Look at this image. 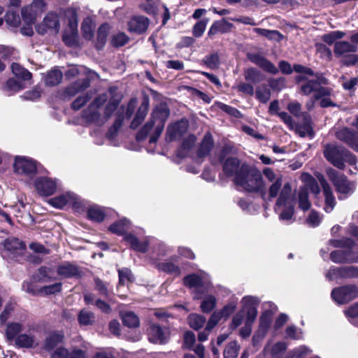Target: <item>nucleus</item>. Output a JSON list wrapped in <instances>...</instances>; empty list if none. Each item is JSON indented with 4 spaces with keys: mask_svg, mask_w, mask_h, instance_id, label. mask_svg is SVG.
<instances>
[{
    "mask_svg": "<svg viewBox=\"0 0 358 358\" xmlns=\"http://www.w3.org/2000/svg\"><path fill=\"white\" fill-rule=\"evenodd\" d=\"M58 275L63 276L66 278H70L80 275V268L69 262H64V263L58 265L57 268Z\"/></svg>",
    "mask_w": 358,
    "mask_h": 358,
    "instance_id": "5701e85b",
    "label": "nucleus"
},
{
    "mask_svg": "<svg viewBox=\"0 0 358 358\" xmlns=\"http://www.w3.org/2000/svg\"><path fill=\"white\" fill-rule=\"evenodd\" d=\"M244 77L246 80L253 83H259L264 79L262 73L254 68L246 69L244 72Z\"/></svg>",
    "mask_w": 358,
    "mask_h": 358,
    "instance_id": "49530a36",
    "label": "nucleus"
},
{
    "mask_svg": "<svg viewBox=\"0 0 358 358\" xmlns=\"http://www.w3.org/2000/svg\"><path fill=\"white\" fill-rule=\"evenodd\" d=\"M59 29V17L56 13H49L44 17L41 24L37 27V31L40 34H45L48 30H55L57 32Z\"/></svg>",
    "mask_w": 358,
    "mask_h": 358,
    "instance_id": "dca6fc26",
    "label": "nucleus"
},
{
    "mask_svg": "<svg viewBox=\"0 0 358 358\" xmlns=\"http://www.w3.org/2000/svg\"><path fill=\"white\" fill-rule=\"evenodd\" d=\"M38 192L43 196L53 194L57 189L56 183L50 178L42 177L36 180L35 182Z\"/></svg>",
    "mask_w": 358,
    "mask_h": 358,
    "instance_id": "412c9836",
    "label": "nucleus"
},
{
    "mask_svg": "<svg viewBox=\"0 0 358 358\" xmlns=\"http://www.w3.org/2000/svg\"><path fill=\"white\" fill-rule=\"evenodd\" d=\"M213 147V141L212 136L210 133H207L202 141L201 142L199 147L198 148L196 156H197V162L201 163V160L203 158L206 157L208 155L211 149Z\"/></svg>",
    "mask_w": 358,
    "mask_h": 358,
    "instance_id": "393cba45",
    "label": "nucleus"
},
{
    "mask_svg": "<svg viewBox=\"0 0 358 358\" xmlns=\"http://www.w3.org/2000/svg\"><path fill=\"white\" fill-rule=\"evenodd\" d=\"M345 36V33L341 31H334L322 36V40L329 45L336 43V41Z\"/></svg>",
    "mask_w": 358,
    "mask_h": 358,
    "instance_id": "6e6d98bb",
    "label": "nucleus"
},
{
    "mask_svg": "<svg viewBox=\"0 0 358 358\" xmlns=\"http://www.w3.org/2000/svg\"><path fill=\"white\" fill-rule=\"evenodd\" d=\"M242 303V309L238 311L232 318V321L229 327L231 329H235L238 326H240L243 322L245 315H246V309L244 308V303L243 301Z\"/></svg>",
    "mask_w": 358,
    "mask_h": 358,
    "instance_id": "052dcab7",
    "label": "nucleus"
},
{
    "mask_svg": "<svg viewBox=\"0 0 358 358\" xmlns=\"http://www.w3.org/2000/svg\"><path fill=\"white\" fill-rule=\"evenodd\" d=\"M64 333L62 331H52L46 336L43 343V349L47 352L52 351L64 343Z\"/></svg>",
    "mask_w": 358,
    "mask_h": 358,
    "instance_id": "f3484780",
    "label": "nucleus"
},
{
    "mask_svg": "<svg viewBox=\"0 0 358 358\" xmlns=\"http://www.w3.org/2000/svg\"><path fill=\"white\" fill-rule=\"evenodd\" d=\"M62 287V282H56L52 285L43 286L40 288L41 294H45L46 295L48 294H55L56 293L60 292Z\"/></svg>",
    "mask_w": 358,
    "mask_h": 358,
    "instance_id": "e2e57ef3",
    "label": "nucleus"
},
{
    "mask_svg": "<svg viewBox=\"0 0 358 358\" xmlns=\"http://www.w3.org/2000/svg\"><path fill=\"white\" fill-rule=\"evenodd\" d=\"M69 357V351L67 348L60 346L54 349L50 353V358H68Z\"/></svg>",
    "mask_w": 358,
    "mask_h": 358,
    "instance_id": "774afa93",
    "label": "nucleus"
},
{
    "mask_svg": "<svg viewBox=\"0 0 358 358\" xmlns=\"http://www.w3.org/2000/svg\"><path fill=\"white\" fill-rule=\"evenodd\" d=\"M299 208L306 211L310 209L311 203L308 199V192L306 187H300L298 193Z\"/></svg>",
    "mask_w": 358,
    "mask_h": 358,
    "instance_id": "e433bc0d",
    "label": "nucleus"
},
{
    "mask_svg": "<svg viewBox=\"0 0 358 358\" xmlns=\"http://www.w3.org/2000/svg\"><path fill=\"white\" fill-rule=\"evenodd\" d=\"M110 31V25L108 23L101 24L97 31V36L95 42V47L98 50L103 49Z\"/></svg>",
    "mask_w": 358,
    "mask_h": 358,
    "instance_id": "7c9ffc66",
    "label": "nucleus"
},
{
    "mask_svg": "<svg viewBox=\"0 0 358 358\" xmlns=\"http://www.w3.org/2000/svg\"><path fill=\"white\" fill-rule=\"evenodd\" d=\"M292 186L289 182H286L283 186L282 185L275 203V211H278L282 206H293L292 203Z\"/></svg>",
    "mask_w": 358,
    "mask_h": 358,
    "instance_id": "aec40b11",
    "label": "nucleus"
},
{
    "mask_svg": "<svg viewBox=\"0 0 358 358\" xmlns=\"http://www.w3.org/2000/svg\"><path fill=\"white\" fill-rule=\"evenodd\" d=\"M124 239L128 242L131 248L137 251L145 253L148 250V243L147 241L141 242L135 236L131 234H126Z\"/></svg>",
    "mask_w": 358,
    "mask_h": 358,
    "instance_id": "cd10ccee",
    "label": "nucleus"
},
{
    "mask_svg": "<svg viewBox=\"0 0 358 358\" xmlns=\"http://www.w3.org/2000/svg\"><path fill=\"white\" fill-rule=\"evenodd\" d=\"M148 106L149 103L148 100H144L141 103L134 120L131 122L130 127L131 129H135L141 124L148 113Z\"/></svg>",
    "mask_w": 358,
    "mask_h": 358,
    "instance_id": "c85d7f7f",
    "label": "nucleus"
},
{
    "mask_svg": "<svg viewBox=\"0 0 358 358\" xmlns=\"http://www.w3.org/2000/svg\"><path fill=\"white\" fill-rule=\"evenodd\" d=\"M155 123L153 120H150L148 121L145 125L141 128V129L137 133L136 138V141L140 142L145 140L150 131L153 129Z\"/></svg>",
    "mask_w": 358,
    "mask_h": 358,
    "instance_id": "864d4df0",
    "label": "nucleus"
},
{
    "mask_svg": "<svg viewBox=\"0 0 358 358\" xmlns=\"http://www.w3.org/2000/svg\"><path fill=\"white\" fill-rule=\"evenodd\" d=\"M91 80L87 76L85 78L79 79L66 87L63 92L64 99H71L78 92H83L87 89L90 85Z\"/></svg>",
    "mask_w": 358,
    "mask_h": 358,
    "instance_id": "2eb2a0df",
    "label": "nucleus"
},
{
    "mask_svg": "<svg viewBox=\"0 0 358 358\" xmlns=\"http://www.w3.org/2000/svg\"><path fill=\"white\" fill-rule=\"evenodd\" d=\"M22 325L19 322H10L7 325L6 336L8 341H13L17 338V335L22 331Z\"/></svg>",
    "mask_w": 358,
    "mask_h": 358,
    "instance_id": "c03bdc74",
    "label": "nucleus"
},
{
    "mask_svg": "<svg viewBox=\"0 0 358 358\" xmlns=\"http://www.w3.org/2000/svg\"><path fill=\"white\" fill-rule=\"evenodd\" d=\"M263 173L267 180L271 182L266 191L267 197H266V201H271L278 195L282 185V176L276 175L271 168H265Z\"/></svg>",
    "mask_w": 358,
    "mask_h": 358,
    "instance_id": "6e6552de",
    "label": "nucleus"
},
{
    "mask_svg": "<svg viewBox=\"0 0 358 358\" xmlns=\"http://www.w3.org/2000/svg\"><path fill=\"white\" fill-rule=\"evenodd\" d=\"M6 23L13 27H17L20 23V18L16 11L9 10L5 16Z\"/></svg>",
    "mask_w": 358,
    "mask_h": 358,
    "instance_id": "13d9d810",
    "label": "nucleus"
},
{
    "mask_svg": "<svg viewBox=\"0 0 358 358\" xmlns=\"http://www.w3.org/2000/svg\"><path fill=\"white\" fill-rule=\"evenodd\" d=\"M94 289L99 294L105 299L110 298L109 283L104 282L99 278H94Z\"/></svg>",
    "mask_w": 358,
    "mask_h": 358,
    "instance_id": "4c0bfd02",
    "label": "nucleus"
},
{
    "mask_svg": "<svg viewBox=\"0 0 358 358\" xmlns=\"http://www.w3.org/2000/svg\"><path fill=\"white\" fill-rule=\"evenodd\" d=\"M216 299L214 296L210 295L203 298L201 303V309L203 313H210L216 306Z\"/></svg>",
    "mask_w": 358,
    "mask_h": 358,
    "instance_id": "8fccbe9b",
    "label": "nucleus"
},
{
    "mask_svg": "<svg viewBox=\"0 0 358 358\" xmlns=\"http://www.w3.org/2000/svg\"><path fill=\"white\" fill-rule=\"evenodd\" d=\"M83 117L87 122L96 123L99 126H101L105 123V121L101 120V114L98 109L89 106L88 108L83 110Z\"/></svg>",
    "mask_w": 358,
    "mask_h": 358,
    "instance_id": "c756f323",
    "label": "nucleus"
},
{
    "mask_svg": "<svg viewBox=\"0 0 358 358\" xmlns=\"http://www.w3.org/2000/svg\"><path fill=\"white\" fill-rule=\"evenodd\" d=\"M188 129L187 121L181 120L175 122L171 127H169L166 134V141L171 142L182 137Z\"/></svg>",
    "mask_w": 358,
    "mask_h": 358,
    "instance_id": "4468645a",
    "label": "nucleus"
},
{
    "mask_svg": "<svg viewBox=\"0 0 358 358\" xmlns=\"http://www.w3.org/2000/svg\"><path fill=\"white\" fill-rule=\"evenodd\" d=\"M148 339L151 343L164 344L167 342V338L160 326L152 324L148 329Z\"/></svg>",
    "mask_w": 358,
    "mask_h": 358,
    "instance_id": "4be33fe9",
    "label": "nucleus"
},
{
    "mask_svg": "<svg viewBox=\"0 0 358 358\" xmlns=\"http://www.w3.org/2000/svg\"><path fill=\"white\" fill-rule=\"evenodd\" d=\"M323 154L326 159L338 169H343L345 163L355 165L357 159L354 155L343 147L335 144H327Z\"/></svg>",
    "mask_w": 358,
    "mask_h": 358,
    "instance_id": "7ed1b4c3",
    "label": "nucleus"
},
{
    "mask_svg": "<svg viewBox=\"0 0 358 358\" xmlns=\"http://www.w3.org/2000/svg\"><path fill=\"white\" fill-rule=\"evenodd\" d=\"M52 268L47 266H41L33 275L32 280L34 282L47 283L55 278L51 276Z\"/></svg>",
    "mask_w": 358,
    "mask_h": 358,
    "instance_id": "bb28decb",
    "label": "nucleus"
},
{
    "mask_svg": "<svg viewBox=\"0 0 358 358\" xmlns=\"http://www.w3.org/2000/svg\"><path fill=\"white\" fill-rule=\"evenodd\" d=\"M158 268L170 274H180V268L172 262H162L158 264Z\"/></svg>",
    "mask_w": 358,
    "mask_h": 358,
    "instance_id": "5fc2aeb1",
    "label": "nucleus"
},
{
    "mask_svg": "<svg viewBox=\"0 0 358 358\" xmlns=\"http://www.w3.org/2000/svg\"><path fill=\"white\" fill-rule=\"evenodd\" d=\"M78 320L81 326L92 325L95 322V315L90 310L82 309L78 314Z\"/></svg>",
    "mask_w": 358,
    "mask_h": 358,
    "instance_id": "58836bf2",
    "label": "nucleus"
},
{
    "mask_svg": "<svg viewBox=\"0 0 358 358\" xmlns=\"http://www.w3.org/2000/svg\"><path fill=\"white\" fill-rule=\"evenodd\" d=\"M62 40L68 47L76 48L78 46V31H65L63 34Z\"/></svg>",
    "mask_w": 358,
    "mask_h": 358,
    "instance_id": "37998d69",
    "label": "nucleus"
},
{
    "mask_svg": "<svg viewBox=\"0 0 358 358\" xmlns=\"http://www.w3.org/2000/svg\"><path fill=\"white\" fill-rule=\"evenodd\" d=\"M336 137L358 151V135L348 127H343L336 132Z\"/></svg>",
    "mask_w": 358,
    "mask_h": 358,
    "instance_id": "a211bd4d",
    "label": "nucleus"
},
{
    "mask_svg": "<svg viewBox=\"0 0 358 358\" xmlns=\"http://www.w3.org/2000/svg\"><path fill=\"white\" fill-rule=\"evenodd\" d=\"M203 62L210 69H215L219 66L220 59L217 53L207 55L203 59Z\"/></svg>",
    "mask_w": 358,
    "mask_h": 358,
    "instance_id": "680f3d73",
    "label": "nucleus"
},
{
    "mask_svg": "<svg viewBox=\"0 0 358 358\" xmlns=\"http://www.w3.org/2000/svg\"><path fill=\"white\" fill-rule=\"evenodd\" d=\"M34 337L26 334H20L15 338V344L19 348H31L34 347Z\"/></svg>",
    "mask_w": 358,
    "mask_h": 358,
    "instance_id": "79ce46f5",
    "label": "nucleus"
},
{
    "mask_svg": "<svg viewBox=\"0 0 358 358\" xmlns=\"http://www.w3.org/2000/svg\"><path fill=\"white\" fill-rule=\"evenodd\" d=\"M124 119V116L122 113H118L117 114L116 118L115 120V122L108 129L106 136L110 138L113 139L116 136L118 130L122 127L123 124V121Z\"/></svg>",
    "mask_w": 358,
    "mask_h": 358,
    "instance_id": "a18cd8bd",
    "label": "nucleus"
},
{
    "mask_svg": "<svg viewBox=\"0 0 358 358\" xmlns=\"http://www.w3.org/2000/svg\"><path fill=\"white\" fill-rule=\"evenodd\" d=\"M169 115L170 110L165 103H160L155 108L152 113L150 120H153L155 123L157 122V124L155 129L154 133L150 138V143H155L157 141L163 131L165 122L168 119Z\"/></svg>",
    "mask_w": 358,
    "mask_h": 358,
    "instance_id": "423d86ee",
    "label": "nucleus"
},
{
    "mask_svg": "<svg viewBox=\"0 0 358 358\" xmlns=\"http://www.w3.org/2000/svg\"><path fill=\"white\" fill-rule=\"evenodd\" d=\"M63 73L58 69H53L48 72L45 78V83L48 86L59 85L62 80Z\"/></svg>",
    "mask_w": 358,
    "mask_h": 358,
    "instance_id": "72a5a7b5",
    "label": "nucleus"
},
{
    "mask_svg": "<svg viewBox=\"0 0 358 358\" xmlns=\"http://www.w3.org/2000/svg\"><path fill=\"white\" fill-rule=\"evenodd\" d=\"M187 320L190 327L196 331L202 328L206 322L204 316L196 313L190 314Z\"/></svg>",
    "mask_w": 358,
    "mask_h": 358,
    "instance_id": "ea45409f",
    "label": "nucleus"
},
{
    "mask_svg": "<svg viewBox=\"0 0 358 358\" xmlns=\"http://www.w3.org/2000/svg\"><path fill=\"white\" fill-rule=\"evenodd\" d=\"M107 301L97 298L94 294L86 293L84 294V301L87 305H94L101 312L108 314L111 312V307L109 304L110 301V298L106 299Z\"/></svg>",
    "mask_w": 358,
    "mask_h": 358,
    "instance_id": "6ab92c4d",
    "label": "nucleus"
},
{
    "mask_svg": "<svg viewBox=\"0 0 358 358\" xmlns=\"http://www.w3.org/2000/svg\"><path fill=\"white\" fill-rule=\"evenodd\" d=\"M315 176L320 182L323 190V194L324 196V209L327 213H330L333 210L336 204V198L332 189L322 174L317 173Z\"/></svg>",
    "mask_w": 358,
    "mask_h": 358,
    "instance_id": "9d476101",
    "label": "nucleus"
},
{
    "mask_svg": "<svg viewBox=\"0 0 358 358\" xmlns=\"http://www.w3.org/2000/svg\"><path fill=\"white\" fill-rule=\"evenodd\" d=\"M196 140V138L194 135H189L184 138L181 147L177 150V157L181 159L186 157L189 151L194 145Z\"/></svg>",
    "mask_w": 358,
    "mask_h": 358,
    "instance_id": "2f4dec72",
    "label": "nucleus"
},
{
    "mask_svg": "<svg viewBox=\"0 0 358 358\" xmlns=\"http://www.w3.org/2000/svg\"><path fill=\"white\" fill-rule=\"evenodd\" d=\"M2 245L3 256L15 262L19 261V257L23 256L26 250L24 242L13 236L5 239Z\"/></svg>",
    "mask_w": 358,
    "mask_h": 358,
    "instance_id": "0eeeda50",
    "label": "nucleus"
},
{
    "mask_svg": "<svg viewBox=\"0 0 358 358\" xmlns=\"http://www.w3.org/2000/svg\"><path fill=\"white\" fill-rule=\"evenodd\" d=\"M87 217L90 220L100 222L103 220L105 213L97 206H92L87 210Z\"/></svg>",
    "mask_w": 358,
    "mask_h": 358,
    "instance_id": "de8ad7c7",
    "label": "nucleus"
},
{
    "mask_svg": "<svg viewBox=\"0 0 358 358\" xmlns=\"http://www.w3.org/2000/svg\"><path fill=\"white\" fill-rule=\"evenodd\" d=\"M81 31L85 39L90 41L94 36V25L90 17H86L82 22Z\"/></svg>",
    "mask_w": 358,
    "mask_h": 358,
    "instance_id": "c9c22d12",
    "label": "nucleus"
},
{
    "mask_svg": "<svg viewBox=\"0 0 358 358\" xmlns=\"http://www.w3.org/2000/svg\"><path fill=\"white\" fill-rule=\"evenodd\" d=\"M118 275L119 285H124L126 282H132L134 280L131 270L127 268L120 269L118 271Z\"/></svg>",
    "mask_w": 358,
    "mask_h": 358,
    "instance_id": "4d7b16f0",
    "label": "nucleus"
},
{
    "mask_svg": "<svg viewBox=\"0 0 358 358\" xmlns=\"http://www.w3.org/2000/svg\"><path fill=\"white\" fill-rule=\"evenodd\" d=\"M129 41V37L123 32H119L114 35L111 40V44L114 47H122L124 45Z\"/></svg>",
    "mask_w": 358,
    "mask_h": 358,
    "instance_id": "69168bd1",
    "label": "nucleus"
},
{
    "mask_svg": "<svg viewBox=\"0 0 358 358\" xmlns=\"http://www.w3.org/2000/svg\"><path fill=\"white\" fill-rule=\"evenodd\" d=\"M70 199L69 194H64L52 199L51 203L56 208H62L70 201Z\"/></svg>",
    "mask_w": 358,
    "mask_h": 358,
    "instance_id": "338daca9",
    "label": "nucleus"
},
{
    "mask_svg": "<svg viewBox=\"0 0 358 358\" xmlns=\"http://www.w3.org/2000/svg\"><path fill=\"white\" fill-rule=\"evenodd\" d=\"M357 296L358 288L354 285L335 288L331 292L332 299L338 304L348 303Z\"/></svg>",
    "mask_w": 358,
    "mask_h": 358,
    "instance_id": "1a4fd4ad",
    "label": "nucleus"
},
{
    "mask_svg": "<svg viewBox=\"0 0 358 358\" xmlns=\"http://www.w3.org/2000/svg\"><path fill=\"white\" fill-rule=\"evenodd\" d=\"M122 323L130 328L136 327L139 325V320L133 312H127L122 316Z\"/></svg>",
    "mask_w": 358,
    "mask_h": 358,
    "instance_id": "3c124183",
    "label": "nucleus"
},
{
    "mask_svg": "<svg viewBox=\"0 0 358 358\" xmlns=\"http://www.w3.org/2000/svg\"><path fill=\"white\" fill-rule=\"evenodd\" d=\"M357 49L354 43L342 41L335 43L334 51L336 55L341 56L346 53L355 52Z\"/></svg>",
    "mask_w": 358,
    "mask_h": 358,
    "instance_id": "473e14b6",
    "label": "nucleus"
},
{
    "mask_svg": "<svg viewBox=\"0 0 358 358\" xmlns=\"http://www.w3.org/2000/svg\"><path fill=\"white\" fill-rule=\"evenodd\" d=\"M331 259L335 263L358 262V256L350 250H338L331 253Z\"/></svg>",
    "mask_w": 358,
    "mask_h": 358,
    "instance_id": "b1692460",
    "label": "nucleus"
},
{
    "mask_svg": "<svg viewBox=\"0 0 358 358\" xmlns=\"http://www.w3.org/2000/svg\"><path fill=\"white\" fill-rule=\"evenodd\" d=\"M13 167L17 173L27 176L36 173L37 170L36 162L24 157H16Z\"/></svg>",
    "mask_w": 358,
    "mask_h": 358,
    "instance_id": "9b49d317",
    "label": "nucleus"
},
{
    "mask_svg": "<svg viewBox=\"0 0 358 358\" xmlns=\"http://www.w3.org/2000/svg\"><path fill=\"white\" fill-rule=\"evenodd\" d=\"M11 69L13 74L22 80H29L32 78L31 73L19 64L13 63Z\"/></svg>",
    "mask_w": 358,
    "mask_h": 358,
    "instance_id": "a19ab883",
    "label": "nucleus"
},
{
    "mask_svg": "<svg viewBox=\"0 0 358 358\" xmlns=\"http://www.w3.org/2000/svg\"><path fill=\"white\" fill-rule=\"evenodd\" d=\"M234 148L225 143V155L228 152H233ZM235 175L236 184L248 192L258 193L262 199L266 201L267 192L265 182L261 173L247 165L239 167V161L236 157L225 156V176Z\"/></svg>",
    "mask_w": 358,
    "mask_h": 358,
    "instance_id": "f257e3e1",
    "label": "nucleus"
},
{
    "mask_svg": "<svg viewBox=\"0 0 358 358\" xmlns=\"http://www.w3.org/2000/svg\"><path fill=\"white\" fill-rule=\"evenodd\" d=\"M244 308L246 309V319L245 325L240 330V335L243 338L248 337L252 332V324L255 322L257 315V306L259 303L257 297L247 296L243 298Z\"/></svg>",
    "mask_w": 358,
    "mask_h": 358,
    "instance_id": "39448f33",
    "label": "nucleus"
},
{
    "mask_svg": "<svg viewBox=\"0 0 358 358\" xmlns=\"http://www.w3.org/2000/svg\"><path fill=\"white\" fill-rule=\"evenodd\" d=\"M21 14L26 23L34 24L37 15V10H34L30 6H29L22 8Z\"/></svg>",
    "mask_w": 358,
    "mask_h": 358,
    "instance_id": "09e8293b",
    "label": "nucleus"
},
{
    "mask_svg": "<svg viewBox=\"0 0 358 358\" xmlns=\"http://www.w3.org/2000/svg\"><path fill=\"white\" fill-rule=\"evenodd\" d=\"M315 79H309L304 75H299L296 77L297 83L305 82L300 87V92L303 95H309L313 93L314 99L318 100L323 96H330L332 90L328 87H321V85L327 84V80L322 76L315 74Z\"/></svg>",
    "mask_w": 358,
    "mask_h": 358,
    "instance_id": "f03ea898",
    "label": "nucleus"
},
{
    "mask_svg": "<svg viewBox=\"0 0 358 358\" xmlns=\"http://www.w3.org/2000/svg\"><path fill=\"white\" fill-rule=\"evenodd\" d=\"M306 122L303 125H297L294 124V130L301 137L306 135H310L312 132L311 127L308 121V118L305 117Z\"/></svg>",
    "mask_w": 358,
    "mask_h": 358,
    "instance_id": "0e129e2a",
    "label": "nucleus"
},
{
    "mask_svg": "<svg viewBox=\"0 0 358 358\" xmlns=\"http://www.w3.org/2000/svg\"><path fill=\"white\" fill-rule=\"evenodd\" d=\"M155 123L153 120H150L148 121L145 125L141 128V129L137 133L136 138V141L140 142L145 140L150 131L153 129Z\"/></svg>",
    "mask_w": 358,
    "mask_h": 358,
    "instance_id": "603ef678",
    "label": "nucleus"
},
{
    "mask_svg": "<svg viewBox=\"0 0 358 358\" xmlns=\"http://www.w3.org/2000/svg\"><path fill=\"white\" fill-rule=\"evenodd\" d=\"M256 96L260 101L266 103L271 97V92L266 85H262L257 88Z\"/></svg>",
    "mask_w": 358,
    "mask_h": 358,
    "instance_id": "bf43d9fd",
    "label": "nucleus"
},
{
    "mask_svg": "<svg viewBox=\"0 0 358 358\" xmlns=\"http://www.w3.org/2000/svg\"><path fill=\"white\" fill-rule=\"evenodd\" d=\"M184 285L189 288H194L196 298H199V294L203 293V279L196 274H189L183 279Z\"/></svg>",
    "mask_w": 358,
    "mask_h": 358,
    "instance_id": "a878e982",
    "label": "nucleus"
},
{
    "mask_svg": "<svg viewBox=\"0 0 358 358\" xmlns=\"http://www.w3.org/2000/svg\"><path fill=\"white\" fill-rule=\"evenodd\" d=\"M327 175L334 185L339 199H344L355 192V182L349 181L345 175L338 173L332 168L327 169Z\"/></svg>",
    "mask_w": 358,
    "mask_h": 358,
    "instance_id": "20e7f679",
    "label": "nucleus"
},
{
    "mask_svg": "<svg viewBox=\"0 0 358 358\" xmlns=\"http://www.w3.org/2000/svg\"><path fill=\"white\" fill-rule=\"evenodd\" d=\"M130 222L126 218L118 220L109 227V231L117 235H123L129 229Z\"/></svg>",
    "mask_w": 358,
    "mask_h": 358,
    "instance_id": "f704fd0d",
    "label": "nucleus"
},
{
    "mask_svg": "<svg viewBox=\"0 0 358 358\" xmlns=\"http://www.w3.org/2000/svg\"><path fill=\"white\" fill-rule=\"evenodd\" d=\"M150 24V20L145 16H134L128 22V31L136 34H144Z\"/></svg>",
    "mask_w": 358,
    "mask_h": 358,
    "instance_id": "ddd939ff",
    "label": "nucleus"
},
{
    "mask_svg": "<svg viewBox=\"0 0 358 358\" xmlns=\"http://www.w3.org/2000/svg\"><path fill=\"white\" fill-rule=\"evenodd\" d=\"M248 58L255 64L259 66L265 71H267L272 74H276L278 73V68L266 58H265L262 54L259 52H250L248 53Z\"/></svg>",
    "mask_w": 358,
    "mask_h": 358,
    "instance_id": "f8f14e48",
    "label": "nucleus"
}]
</instances>
